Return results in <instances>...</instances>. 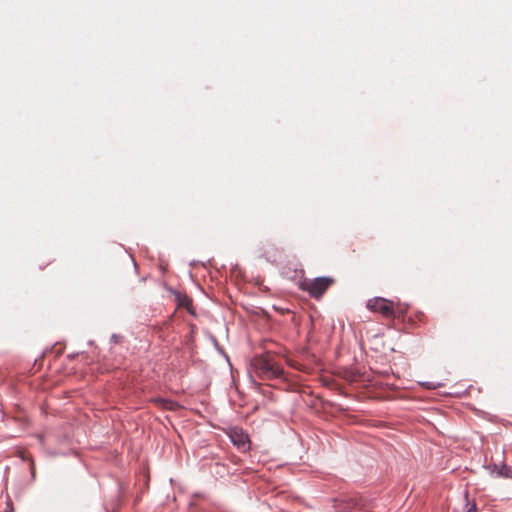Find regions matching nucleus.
Listing matches in <instances>:
<instances>
[{
	"instance_id": "4",
	"label": "nucleus",
	"mask_w": 512,
	"mask_h": 512,
	"mask_svg": "<svg viewBox=\"0 0 512 512\" xmlns=\"http://www.w3.org/2000/svg\"><path fill=\"white\" fill-rule=\"evenodd\" d=\"M335 508L338 512H355L364 509L362 499L355 497H343L335 501Z\"/></svg>"
},
{
	"instance_id": "9",
	"label": "nucleus",
	"mask_w": 512,
	"mask_h": 512,
	"mask_svg": "<svg viewBox=\"0 0 512 512\" xmlns=\"http://www.w3.org/2000/svg\"><path fill=\"white\" fill-rule=\"evenodd\" d=\"M441 385H442L441 383L419 382L418 381V386H422L427 389H436L437 387H440Z\"/></svg>"
},
{
	"instance_id": "5",
	"label": "nucleus",
	"mask_w": 512,
	"mask_h": 512,
	"mask_svg": "<svg viewBox=\"0 0 512 512\" xmlns=\"http://www.w3.org/2000/svg\"><path fill=\"white\" fill-rule=\"evenodd\" d=\"M230 438H231V441L233 442L234 445H236L238 448H241V449H246L248 448V443H249V440H248V435L245 434L242 430H233L231 433H230Z\"/></svg>"
},
{
	"instance_id": "3",
	"label": "nucleus",
	"mask_w": 512,
	"mask_h": 512,
	"mask_svg": "<svg viewBox=\"0 0 512 512\" xmlns=\"http://www.w3.org/2000/svg\"><path fill=\"white\" fill-rule=\"evenodd\" d=\"M334 282L335 280L331 277H318L310 282H306L303 288L311 297L319 299Z\"/></svg>"
},
{
	"instance_id": "1",
	"label": "nucleus",
	"mask_w": 512,
	"mask_h": 512,
	"mask_svg": "<svg viewBox=\"0 0 512 512\" xmlns=\"http://www.w3.org/2000/svg\"><path fill=\"white\" fill-rule=\"evenodd\" d=\"M255 373L262 380H272L282 376L283 368L271 353L255 356L252 360Z\"/></svg>"
},
{
	"instance_id": "7",
	"label": "nucleus",
	"mask_w": 512,
	"mask_h": 512,
	"mask_svg": "<svg viewBox=\"0 0 512 512\" xmlns=\"http://www.w3.org/2000/svg\"><path fill=\"white\" fill-rule=\"evenodd\" d=\"M498 474L502 477L511 478L512 477V468L507 465H502L498 471Z\"/></svg>"
},
{
	"instance_id": "10",
	"label": "nucleus",
	"mask_w": 512,
	"mask_h": 512,
	"mask_svg": "<svg viewBox=\"0 0 512 512\" xmlns=\"http://www.w3.org/2000/svg\"><path fill=\"white\" fill-rule=\"evenodd\" d=\"M190 304H191V300L189 298L185 297L184 302H182V305H185L186 307H188Z\"/></svg>"
},
{
	"instance_id": "6",
	"label": "nucleus",
	"mask_w": 512,
	"mask_h": 512,
	"mask_svg": "<svg viewBox=\"0 0 512 512\" xmlns=\"http://www.w3.org/2000/svg\"><path fill=\"white\" fill-rule=\"evenodd\" d=\"M155 402L158 405H160L162 408L171 410V411L177 410V408L179 407V405L175 401L168 400V399H157V400H155Z\"/></svg>"
},
{
	"instance_id": "8",
	"label": "nucleus",
	"mask_w": 512,
	"mask_h": 512,
	"mask_svg": "<svg viewBox=\"0 0 512 512\" xmlns=\"http://www.w3.org/2000/svg\"><path fill=\"white\" fill-rule=\"evenodd\" d=\"M18 454H19V457L22 460H29L30 461L31 473L34 476L35 475V463H34L33 459L32 458H28L24 451H19Z\"/></svg>"
},
{
	"instance_id": "11",
	"label": "nucleus",
	"mask_w": 512,
	"mask_h": 512,
	"mask_svg": "<svg viewBox=\"0 0 512 512\" xmlns=\"http://www.w3.org/2000/svg\"><path fill=\"white\" fill-rule=\"evenodd\" d=\"M476 510V505L472 504L471 507L467 510V512H472Z\"/></svg>"
},
{
	"instance_id": "2",
	"label": "nucleus",
	"mask_w": 512,
	"mask_h": 512,
	"mask_svg": "<svg viewBox=\"0 0 512 512\" xmlns=\"http://www.w3.org/2000/svg\"><path fill=\"white\" fill-rule=\"evenodd\" d=\"M367 309L374 313H379L385 318H392L396 314L394 303L381 297L369 299L366 304Z\"/></svg>"
}]
</instances>
